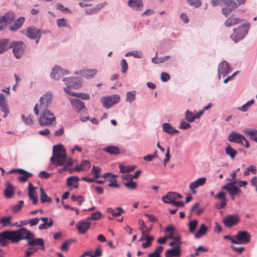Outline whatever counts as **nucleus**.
<instances>
[{
    "mask_svg": "<svg viewBox=\"0 0 257 257\" xmlns=\"http://www.w3.org/2000/svg\"><path fill=\"white\" fill-rule=\"evenodd\" d=\"M53 156L51 158V161L56 166H61L64 162H66L64 167V170H67L69 167L73 164V161L69 159L66 161V155L65 150L61 144L55 145L53 149Z\"/></svg>",
    "mask_w": 257,
    "mask_h": 257,
    "instance_id": "1",
    "label": "nucleus"
},
{
    "mask_svg": "<svg viewBox=\"0 0 257 257\" xmlns=\"http://www.w3.org/2000/svg\"><path fill=\"white\" fill-rule=\"evenodd\" d=\"M53 100V95L51 92H47L44 94L40 98L39 101L35 104L34 112L38 115L40 111L49 110L48 108L51 105Z\"/></svg>",
    "mask_w": 257,
    "mask_h": 257,
    "instance_id": "2",
    "label": "nucleus"
},
{
    "mask_svg": "<svg viewBox=\"0 0 257 257\" xmlns=\"http://www.w3.org/2000/svg\"><path fill=\"white\" fill-rule=\"evenodd\" d=\"M40 116L38 118L39 124L42 126H46L56 123V117L50 110L40 111Z\"/></svg>",
    "mask_w": 257,
    "mask_h": 257,
    "instance_id": "3",
    "label": "nucleus"
},
{
    "mask_svg": "<svg viewBox=\"0 0 257 257\" xmlns=\"http://www.w3.org/2000/svg\"><path fill=\"white\" fill-rule=\"evenodd\" d=\"M225 7L222 9V13L227 17L232 11L235 10L238 6L243 5L246 0H221Z\"/></svg>",
    "mask_w": 257,
    "mask_h": 257,
    "instance_id": "4",
    "label": "nucleus"
},
{
    "mask_svg": "<svg viewBox=\"0 0 257 257\" xmlns=\"http://www.w3.org/2000/svg\"><path fill=\"white\" fill-rule=\"evenodd\" d=\"M249 29L248 24H244L237 29H234V32L230 35V38L235 42H237L242 39L247 34Z\"/></svg>",
    "mask_w": 257,
    "mask_h": 257,
    "instance_id": "5",
    "label": "nucleus"
},
{
    "mask_svg": "<svg viewBox=\"0 0 257 257\" xmlns=\"http://www.w3.org/2000/svg\"><path fill=\"white\" fill-rule=\"evenodd\" d=\"M13 242H17L22 239H27L28 241L33 233L26 228H21L16 231H12Z\"/></svg>",
    "mask_w": 257,
    "mask_h": 257,
    "instance_id": "6",
    "label": "nucleus"
},
{
    "mask_svg": "<svg viewBox=\"0 0 257 257\" xmlns=\"http://www.w3.org/2000/svg\"><path fill=\"white\" fill-rule=\"evenodd\" d=\"M10 48H13V52L15 57L20 59L26 49V46L22 41H13L9 44Z\"/></svg>",
    "mask_w": 257,
    "mask_h": 257,
    "instance_id": "7",
    "label": "nucleus"
},
{
    "mask_svg": "<svg viewBox=\"0 0 257 257\" xmlns=\"http://www.w3.org/2000/svg\"><path fill=\"white\" fill-rule=\"evenodd\" d=\"M120 99V98L119 95L113 94L102 97L100 99V102L103 107L109 108L115 104L118 103Z\"/></svg>",
    "mask_w": 257,
    "mask_h": 257,
    "instance_id": "8",
    "label": "nucleus"
},
{
    "mask_svg": "<svg viewBox=\"0 0 257 257\" xmlns=\"http://www.w3.org/2000/svg\"><path fill=\"white\" fill-rule=\"evenodd\" d=\"M237 240H233V244H246L250 241V235L246 231L238 232L235 236Z\"/></svg>",
    "mask_w": 257,
    "mask_h": 257,
    "instance_id": "9",
    "label": "nucleus"
},
{
    "mask_svg": "<svg viewBox=\"0 0 257 257\" xmlns=\"http://www.w3.org/2000/svg\"><path fill=\"white\" fill-rule=\"evenodd\" d=\"M63 81L65 82V84L68 87H71L74 89L78 88L82 84V79L79 77L65 78L63 79Z\"/></svg>",
    "mask_w": 257,
    "mask_h": 257,
    "instance_id": "10",
    "label": "nucleus"
},
{
    "mask_svg": "<svg viewBox=\"0 0 257 257\" xmlns=\"http://www.w3.org/2000/svg\"><path fill=\"white\" fill-rule=\"evenodd\" d=\"M25 35L32 39H36V43L38 44L41 36L40 30L32 26L28 28L25 31Z\"/></svg>",
    "mask_w": 257,
    "mask_h": 257,
    "instance_id": "11",
    "label": "nucleus"
},
{
    "mask_svg": "<svg viewBox=\"0 0 257 257\" xmlns=\"http://www.w3.org/2000/svg\"><path fill=\"white\" fill-rule=\"evenodd\" d=\"M10 241L13 242L12 231L6 230L0 233V246H6Z\"/></svg>",
    "mask_w": 257,
    "mask_h": 257,
    "instance_id": "12",
    "label": "nucleus"
},
{
    "mask_svg": "<svg viewBox=\"0 0 257 257\" xmlns=\"http://www.w3.org/2000/svg\"><path fill=\"white\" fill-rule=\"evenodd\" d=\"M240 220L238 215L232 214L226 216L223 218V223L227 227L230 228L237 224Z\"/></svg>",
    "mask_w": 257,
    "mask_h": 257,
    "instance_id": "13",
    "label": "nucleus"
},
{
    "mask_svg": "<svg viewBox=\"0 0 257 257\" xmlns=\"http://www.w3.org/2000/svg\"><path fill=\"white\" fill-rule=\"evenodd\" d=\"M69 74L66 70H63L59 66H55L52 69V72L50 74V77L54 80H59L64 75Z\"/></svg>",
    "mask_w": 257,
    "mask_h": 257,
    "instance_id": "14",
    "label": "nucleus"
},
{
    "mask_svg": "<svg viewBox=\"0 0 257 257\" xmlns=\"http://www.w3.org/2000/svg\"><path fill=\"white\" fill-rule=\"evenodd\" d=\"M231 71V69L229 63L225 61H222L219 64L218 67V77L219 79H220L221 78V75L224 77Z\"/></svg>",
    "mask_w": 257,
    "mask_h": 257,
    "instance_id": "15",
    "label": "nucleus"
},
{
    "mask_svg": "<svg viewBox=\"0 0 257 257\" xmlns=\"http://www.w3.org/2000/svg\"><path fill=\"white\" fill-rule=\"evenodd\" d=\"M91 225V222L87 218L78 221L76 224V227L80 234H84Z\"/></svg>",
    "mask_w": 257,
    "mask_h": 257,
    "instance_id": "16",
    "label": "nucleus"
},
{
    "mask_svg": "<svg viewBox=\"0 0 257 257\" xmlns=\"http://www.w3.org/2000/svg\"><path fill=\"white\" fill-rule=\"evenodd\" d=\"M236 182L237 181H234L232 182L228 183L226 185L223 186L222 187V189L228 191L229 193L231 195H236L240 191V189L235 186Z\"/></svg>",
    "mask_w": 257,
    "mask_h": 257,
    "instance_id": "17",
    "label": "nucleus"
},
{
    "mask_svg": "<svg viewBox=\"0 0 257 257\" xmlns=\"http://www.w3.org/2000/svg\"><path fill=\"white\" fill-rule=\"evenodd\" d=\"M228 140L229 142L240 144L243 145V140H245V137L235 132H232L228 136Z\"/></svg>",
    "mask_w": 257,
    "mask_h": 257,
    "instance_id": "18",
    "label": "nucleus"
},
{
    "mask_svg": "<svg viewBox=\"0 0 257 257\" xmlns=\"http://www.w3.org/2000/svg\"><path fill=\"white\" fill-rule=\"evenodd\" d=\"M207 180L206 178L201 177L198 179L197 180L191 182L189 184V188L193 193H195V189L199 187L204 185Z\"/></svg>",
    "mask_w": 257,
    "mask_h": 257,
    "instance_id": "19",
    "label": "nucleus"
},
{
    "mask_svg": "<svg viewBox=\"0 0 257 257\" xmlns=\"http://www.w3.org/2000/svg\"><path fill=\"white\" fill-rule=\"evenodd\" d=\"M28 245L30 246L39 245L40 246V248L42 250L45 249L43 239L40 238H35V235L33 233L28 240Z\"/></svg>",
    "mask_w": 257,
    "mask_h": 257,
    "instance_id": "20",
    "label": "nucleus"
},
{
    "mask_svg": "<svg viewBox=\"0 0 257 257\" xmlns=\"http://www.w3.org/2000/svg\"><path fill=\"white\" fill-rule=\"evenodd\" d=\"M97 73V70L96 69H84L79 72H75L76 74H79L82 77L89 79L93 78Z\"/></svg>",
    "mask_w": 257,
    "mask_h": 257,
    "instance_id": "21",
    "label": "nucleus"
},
{
    "mask_svg": "<svg viewBox=\"0 0 257 257\" xmlns=\"http://www.w3.org/2000/svg\"><path fill=\"white\" fill-rule=\"evenodd\" d=\"M28 195L30 199L33 201V203L36 204L38 202L37 193L35 190V187L31 182L29 183Z\"/></svg>",
    "mask_w": 257,
    "mask_h": 257,
    "instance_id": "22",
    "label": "nucleus"
},
{
    "mask_svg": "<svg viewBox=\"0 0 257 257\" xmlns=\"http://www.w3.org/2000/svg\"><path fill=\"white\" fill-rule=\"evenodd\" d=\"M128 6L136 11H141L143 6L142 0H128Z\"/></svg>",
    "mask_w": 257,
    "mask_h": 257,
    "instance_id": "23",
    "label": "nucleus"
},
{
    "mask_svg": "<svg viewBox=\"0 0 257 257\" xmlns=\"http://www.w3.org/2000/svg\"><path fill=\"white\" fill-rule=\"evenodd\" d=\"M71 105L72 106L78 111L85 108L84 103L78 98H71Z\"/></svg>",
    "mask_w": 257,
    "mask_h": 257,
    "instance_id": "24",
    "label": "nucleus"
},
{
    "mask_svg": "<svg viewBox=\"0 0 257 257\" xmlns=\"http://www.w3.org/2000/svg\"><path fill=\"white\" fill-rule=\"evenodd\" d=\"M226 194L223 192H220L215 196V198L221 200L219 205L217 206L218 209L223 208L227 204V200L225 197Z\"/></svg>",
    "mask_w": 257,
    "mask_h": 257,
    "instance_id": "25",
    "label": "nucleus"
},
{
    "mask_svg": "<svg viewBox=\"0 0 257 257\" xmlns=\"http://www.w3.org/2000/svg\"><path fill=\"white\" fill-rule=\"evenodd\" d=\"M163 131L169 134L173 135L178 133L179 131L172 126L170 123L165 122L162 124Z\"/></svg>",
    "mask_w": 257,
    "mask_h": 257,
    "instance_id": "26",
    "label": "nucleus"
},
{
    "mask_svg": "<svg viewBox=\"0 0 257 257\" xmlns=\"http://www.w3.org/2000/svg\"><path fill=\"white\" fill-rule=\"evenodd\" d=\"M40 220L44 221L42 224H41L39 226V229L40 230H42L44 229H47L49 227H51L53 225V221L51 218L50 219V221L48 222L49 219L46 217H42L40 218Z\"/></svg>",
    "mask_w": 257,
    "mask_h": 257,
    "instance_id": "27",
    "label": "nucleus"
},
{
    "mask_svg": "<svg viewBox=\"0 0 257 257\" xmlns=\"http://www.w3.org/2000/svg\"><path fill=\"white\" fill-rule=\"evenodd\" d=\"M10 48L9 40L8 39H0V54H2Z\"/></svg>",
    "mask_w": 257,
    "mask_h": 257,
    "instance_id": "28",
    "label": "nucleus"
},
{
    "mask_svg": "<svg viewBox=\"0 0 257 257\" xmlns=\"http://www.w3.org/2000/svg\"><path fill=\"white\" fill-rule=\"evenodd\" d=\"M242 20L240 18H234L233 17H229L225 21L224 24L226 27H231L235 25L240 23Z\"/></svg>",
    "mask_w": 257,
    "mask_h": 257,
    "instance_id": "29",
    "label": "nucleus"
},
{
    "mask_svg": "<svg viewBox=\"0 0 257 257\" xmlns=\"http://www.w3.org/2000/svg\"><path fill=\"white\" fill-rule=\"evenodd\" d=\"M163 202L166 204H173L175 200L174 192H169L162 198Z\"/></svg>",
    "mask_w": 257,
    "mask_h": 257,
    "instance_id": "30",
    "label": "nucleus"
},
{
    "mask_svg": "<svg viewBox=\"0 0 257 257\" xmlns=\"http://www.w3.org/2000/svg\"><path fill=\"white\" fill-rule=\"evenodd\" d=\"M14 195V188L12 184L8 182L5 190V195L6 198H12Z\"/></svg>",
    "mask_w": 257,
    "mask_h": 257,
    "instance_id": "31",
    "label": "nucleus"
},
{
    "mask_svg": "<svg viewBox=\"0 0 257 257\" xmlns=\"http://www.w3.org/2000/svg\"><path fill=\"white\" fill-rule=\"evenodd\" d=\"M181 253L180 249L179 247H176L166 251L165 253L166 257H172L173 256H178Z\"/></svg>",
    "mask_w": 257,
    "mask_h": 257,
    "instance_id": "32",
    "label": "nucleus"
},
{
    "mask_svg": "<svg viewBox=\"0 0 257 257\" xmlns=\"http://www.w3.org/2000/svg\"><path fill=\"white\" fill-rule=\"evenodd\" d=\"M90 163L87 160H84L82 161L81 164L79 166H76L75 168V170L77 171H86L90 169Z\"/></svg>",
    "mask_w": 257,
    "mask_h": 257,
    "instance_id": "33",
    "label": "nucleus"
},
{
    "mask_svg": "<svg viewBox=\"0 0 257 257\" xmlns=\"http://www.w3.org/2000/svg\"><path fill=\"white\" fill-rule=\"evenodd\" d=\"M103 151L111 155H117L119 153V149L114 146H109L104 148Z\"/></svg>",
    "mask_w": 257,
    "mask_h": 257,
    "instance_id": "34",
    "label": "nucleus"
},
{
    "mask_svg": "<svg viewBox=\"0 0 257 257\" xmlns=\"http://www.w3.org/2000/svg\"><path fill=\"white\" fill-rule=\"evenodd\" d=\"M25 18L24 17H21L18 19H17L15 21V23L14 25H11L10 26V30L11 31H16L19 29L23 23L24 22Z\"/></svg>",
    "mask_w": 257,
    "mask_h": 257,
    "instance_id": "35",
    "label": "nucleus"
},
{
    "mask_svg": "<svg viewBox=\"0 0 257 257\" xmlns=\"http://www.w3.org/2000/svg\"><path fill=\"white\" fill-rule=\"evenodd\" d=\"M207 231V227L204 224H202L199 230L195 233V237L197 238H199L202 236L204 235Z\"/></svg>",
    "mask_w": 257,
    "mask_h": 257,
    "instance_id": "36",
    "label": "nucleus"
},
{
    "mask_svg": "<svg viewBox=\"0 0 257 257\" xmlns=\"http://www.w3.org/2000/svg\"><path fill=\"white\" fill-rule=\"evenodd\" d=\"M225 151L227 155H228L232 159H234L237 152V151L232 148L229 145L225 148Z\"/></svg>",
    "mask_w": 257,
    "mask_h": 257,
    "instance_id": "37",
    "label": "nucleus"
},
{
    "mask_svg": "<svg viewBox=\"0 0 257 257\" xmlns=\"http://www.w3.org/2000/svg\"><path fill=\"white\" fill-rule=\"evenodd\" d=\"M254 103V100L252 99L244 104L242 106L237 107V109L242 112H246Z\"/></svg>",
    "mask_w": 257,
    "mask_h": 257,
    "instance_id": "38",
    "label": "nucleus"
},
{
    "mask_svg": "<svg viewBox=\"0 0 257 257\" xmlns=\"http://www.w3.org/2000/svg\"><path fill=\"white\" fill-rule=\"evenodd\" d=\"M136 91L135 90L127 91L126 94V101L128 102L129 103H131L132 102H133L136 99Z\"/></svg>",
    "mask_w": 257,
    "mask_h": 257,
    "instance_id": "39",
    "label": "nucleus"
},
{
    "mask_svg": "<svg viewBox=\"0 0 257 257\" xmlns=\"http://www.w3.org/2000/svg\"><path fill=\"white\" fill-rule=\"evenodd\" d=\"M40 198L42 203L51 202L52 201L51 198L46 194L43 188H40Z\"/></svg>",
    "mask_w": 257,
    "mask_h": 257,
    "instance_id": "40",
    "label": "nucleus"
},
{
    "mask_svg": "<svg viewBox=\"0 0 257 257\" xmlns=\"http://www.w3.org/2000/svg\"><path fill=\"white\" fill-rule=\"evenodd\" d=\"M136 167V166H125L122 164H120L119 166L120 172L121 173H126L132 172L135 169Z\"/></svg>",
    "mask_w": 257,
    "mask_h": 257,
    "instance_id": "41",
    "label": "nucleus"
},
{
    "mask_svg": "<svg viewBox=\"0 0 257 257\" xmlns=\"http://www.w3.org/2000/svg\"><path fill=\"white\" fill-rule=\"evenodd\" d=\"M107 212L111 213L113 216H118L121 214L123 211L122 208L120 207L116 208V211L111 208H108L107 209Z\"/></svg>",
    "mask_w": 257,
    "mask_h": 257,
    "instance_id": "42",
    "label": "nucleus"
},
{
    "mask_svg": "<svg viewBox=\"0 0 257 257\" xmlns=\"http://www.w3.org/2000/svg\"><path fill=\"white\" fill-rule=\"evenodd\" d=\"M198 224V221L196 219L191 220L188 223V227L189 232L191 233L194 232Z\"/></svg>",
    "mask_w": 257,
    "mask_h": 257,
    "instance_id": "43",
    "label": "nucleus"
},
{
    "mask_svg": "<svg viewBox=\"0 0 257 257\" xmlns=\"http://www.w3.org/2000/svg\"><path fill=\"white\" fill-rule=\"evenodd\" d=\"M2 17L4 18V21L6 22V24H10L15 19V14L13 12H9L4 16H2Z\"/></svg>",
    "mask_w": 257,
    "mask_h": 257,
    "instance_id": "44",
    "label": "nucleus"
},
{
    "mask_svg": "<svg viewBox=\"0 0 257 257\" xmlns=\"http://www.w3.org/2000/svg\"><path fill=\"white\" fill-rule=\"evenodd\" d=\"M163 250V247L161 246L157 247L154 252L149 253V257H160V254Z\"/></svg>",
    "mask_w": 257,
    "mask_h": 257,
    "instance_id": "45",
    "label": "nucleus"
},
{
    "mask_svg": "<svg viewBox=\"0 0 257 257\" xmlns=\"http://www.w3.org/2000/svg\"><path fill=\"white\" fill-rule=\"evenodd\" d=\"M21 117L26 125H31L34 123L33 116L31 114H30L28 117H26L24 114H22Z\"/></svg>",
    "mask_w": 257,
    "mask_h": 257,
    "instance_id": "46",
    "label": "nucleus"
},
{
    "mask_svg": "<svg viewBox=\"0 0 257 257\" xmlns=\"http://www.w3.org/2000/svg\"><path fill=\"white\" fill-rule=\"evenodd\" d=\"M1 110L4 112V117H6L9 113V109L7 101L0 102Z\"/></svg>",
    "mask_w": 257,
    "mask_h": 257,
    "instance_id": "47",
    "label": "nucleus"
},
{
    "mask_svg": "<svg viewBox=\"0 0 257 257\" xmlns=\"http://www.w3.org/2000/svg\"><path fill=\"white\" fill-rule=\"evenodd\" d=\"M101 169L99 167H95L93 166L91 171V173L94 175V178H98L101 177L100 175Z\"/></svg>",
    "mask_w": 257,
    "mask_h": 257,
    "instance_id": "48",
    "label": "nucleus"
},
{
    "mask_svg": "<svg viewBox=\"0 0 257 257\" xmlns=\"http://www.w3.org/2000/svg\"><path fill=\"white\" fill-rule=\"evenodd\" d=\"M185 118L189 122H193L196 119L194 114L187 110L185 113Z\"/></svg>",
    "mask_w": 257,
    "mask_h": 257,
    "instance_id": "49",
    "label": "nucleus"
},
{
    "mask_svg": "<svg viewBox=\"0 0 257 257\" xmlns=\"http://www.w3.org/2000/svg\"><path fill=\"white\" fill-rule=\"evenodd\" d=\"M133 56L135 58H141L143 56L142 53L138 51H132L126 53L125 55V57Z\"/></svg>",
    "mask_w": 257,
    "mask_h": 257,
    "instance_id": "50",
    "label": "nucleus"
},
{
    "mask_svg": "<svg viewBox=\"0 0 257 257\" xmlns=\"http://www.w3.org/2000/svg\"><path fill=\"white\" fill-rule=\"evenodd\" d=\"M175 228L173 226H170L166 228V232H167L168 234L165 235L167 237V239L171 238L173 239L174 238Z\"/></svg>",
    "mask_w": 257,
    "mask_h": 257,
    "instance_id": "51",
    "label": "nucleus"
},
{
    "mask_svg": "<svg viewBox=\"0 0 257 257\" xmlns=\"http://www.w3.org/2000/svg\"><path fill=\"white\" fill-rule=\"evenodd\" d=\"M12 218L11 216L3 217L0 220V223L2 224L3 226H6L11 224V220Z\"/></svg>",
    "mask_w": 257,
    "mask_h": 257,
    "instance_id": "52",
    "label": "nucleus"
},
{
    "mask_svg": "<svg viewBox=\"0 0 257 257\" xmlns=\"http://www.w3.org/2000/svg\"><path fill=\"white\" fill-rule=\"evenodd\" d=\"M124 185L128 189L134 190L137 188V184L133 180L130 182H126L123 183Z\"/></svg>",
    "mask_w": 257,
    "mask_h": 257,
    "instance_id": "53",
    "label": "nucleus"
},
{
    "mask_svg": "<svg viewBox=\"0 0 257 257\" xmlns=\"http://www.w3.org/2000/svg\"><path fill=\"white\" fill-rule=\"evenodd\" d=\"M154 239V237L153 236H150L149 237H147V241L145 243H143L142 244V246L143 248H146L150 247L152 245V241Z\"/></svg>",
    "mask_w": 257,
    "mask_h": 257,
    "instance_id": "54",
    "label": "nucleus"
},
{
    "mask_svg": "<svg viewBox=\"0 0 257 257\" xmlns=\"http://www.w3.org/2000/svg\"><path fill=\"white\" fill-rule=\"evenodd\" d=\"M78 180L79 179L77 176L69 177L67 179V184L69 186H72L75 182H78Z\"/></svg>",
    "mask_w": 257,
    "mask_h": 257,
    "instance_id": "55",
    "label": "nucleus"
},
{
    "mask_svg": "<svg viewBox=\"0 0 257 257\" xmlns=\"http://www.w3.org/2000/svg\"><path fill=\"white\" fill-rule=\"evenodd\" d=\"M121 72L124 73L126 72L128 69V65L125 59H122L120 62Z\"/></svg>",
    "mask_w": 257,
    "mask_h": 257,
    "instance_id": "56",
    "label": "nucleus"
},
{
    "mask_svg": "<svg viewBox=\"0 0 257 257\" xmlns=\"http://www.w3.org/2000/svg\"><path fill=\"white\" fill-rule=\"evenodd\" d=\"M75 96L80 98L83 100H87L90 99V95L86 93H77L75 94Z\"/></svg>",
    "mask_w": 257,
    "mask_h": 257,
    "instance_id": "57",
    "label": "nucleus"
},
{
    "mask_svg": "<svg viewBox=\"0 0 257 257\" xmlns=\"http://www.w3.org/2000/svg\"><path fill=\"white\" fill-rule=\"evenodd\" d=\"M101 216V214L99 212L96 211L91 215V216L87 218L88 220L90 221V220H96L98 219Z\"/></svg>",
    "mask_w": 257,
    "mask_h": 257,
    "instance_id": "58",
    "label": "nucleus"
},
{
    "mask_svg": "<svg viewBox=\"0 0 257 257\" xmlns=\"http://www.w3.org/2000/svg\"><path fill=\"white\" fill-rule=\"evenodd\" d=\"M24 204V201L21 200L19 201V204H16L12 207V209L13 211L17 212L21 210Z\"/></svg>",
    "mask_w": 257,
    "mask_h": 257,
    "instance_id": "59",
    "label": "nucleus"
},
{
    "mask_svg": "<svg viewBox=\"0 0 257 257\" xmlns=\"http://www.w3.org/2000/svg\"><path fill=\"white\" fill-rule=\"evenodd\" d=\"M188 2L190 5L196 8L200 6L201 5V0H188Z\"/></svg>",
    "mask_w": 257,
    "mask_h": 257,
    "instance_id": "60",
    "label": "nucleus"
},
{
    "mask_svg": "<svg viewBox=\"0 0 257 257\" xmlns=\"http://www.w3.org/2000/svg\"><path fill=\"white\" fill-rule=\"evenodd\" d=\"M190 127L191 125L185 122L184 120H182L180 122V125L179 126V127L182 130H187Z\"/></svg>",
    "mask_w": 257,
    "mask_h": 257,
    "instance_id": "61",
    "label": "nucleus"
},
{
    "mask_svg": "<svg viewBox=\"0 0 257 257\" xmlns=\"http://www.w3.org/2000/svg\"><path fill=\"white\" fill-rule=\"evenodd\" d=\"M67 21L64 19H60L57 20V25L58 27H65L67 26Z\"/></svg>",
    "mask_w": 257,
    "mask_h": 257,
    "instance_id": "62",
    "label": "nucleus"
},
{
    "mask_svg": "<svg viewBox=\"0 0 257 257\" xmlns=\"http://www.w3.org/2000/svg\"><path fill=\"white\" fill-rule=\"evenodd\" d=\"M71 242V240H67V241L64 242L62 244V245L61 247V249L62 251H67L69 249V246Z\"/></svg>",
    "mask_w": 257,
    "mask_h": 257,
    "instance_id": "63",
    "label": "nucleus"
},
{
    "mask_svg": "<svg viewBox=\"0 0 257 257\" xmlns=\"http://www.w3.org/2000/svg\"><path fill=\"white\" fill-rule=\"evenodd\" d=\"M32 176V174L31 173H27L23 176H21L19 177V180L23 182H25L27 181L28 178Z\"/></svg>",
    "mask_w": 257,
    "mask_h": 257,
    "instance_id": "64",
    "label": "nucleus"
}]
</instances>
